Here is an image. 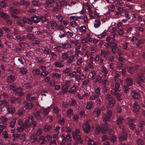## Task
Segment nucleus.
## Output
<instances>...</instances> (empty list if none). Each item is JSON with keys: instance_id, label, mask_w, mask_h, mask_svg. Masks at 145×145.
<instances>
[{"instance_id": "c9c22d12", "label": "nucleus", "mask_w": 145, "mask_h": 145, "mask_svg": "<svg viewBox=\"0 0 145 145\" xmlns=\"http://www.w3.org/2000/svg\"><path fill=\"white\" fill-rule=\"evenodd\" d=\"M90 36L91 33L90 32H88L86 33V38L88 42H91L93 41Z\"/></svg>"}, {"instance_id": "864d4df0", "label": "nucleus", "mask_w": 145, "mask_h": 145, "mask_svg": "<svg viewBox=\"0 0 145 145\" xmlns=\"http://www.w3.org/2000/svg\"><path fill=\"white\" fill-rule=\"evenodd\" d=\"M93 103L91 101H89L87 103L86 108L88 110H90L92 107Z\"/></svg>"}, {"instance_id": "ddd939ff", "label": "nucleus", "mask_w": 145, "mask_h": 145, "mask_svg": "<svg viewBox=\"0 0 145 145\" xmlns=\"http://www.w3.org/2000/svg\"><path fill=\"white\" fill-rule=\"evenodd\" d=\"M135 120L132 118L130 119L128 121L130 128L131 130H134L135 129V126L132 123Z\"/></svg>"}, {"instance_id": "de8ad7c7", "label": "nucleus", "mask_w": 145, "mask_h": 145, "mask_svg": "<svg viewBox=\"0 0 145 145\" xmlns=\"http://www.w3.org/2000/svg\"><path fill=\"white\" fill-rule=\"evenodd\" d=\"M51 126L50 125H45L44 130L45 132H47L49 131V130L51 129Z\"/></svg>"}, {"instance_id": "c03bdc74", "label": "nucleus", "mask_w": 145, "mask_h": 145, "mask_svg": "<svg viewBox=\"0 0 145 145\" xmlns=\"http://www.w3.org/2000/svg\"><path fill=\"white\" fill-rule=\"evenodd\" d=\"M7 110L8 113L10 114H12L14 112L15 108H9L8 107L7 108Z\"/></svg>"}, {"instance_id": "e433bc0d", "label": "nucleus", "mask_w": 145, "mask_h": 145, "mask_svg": "<svg viewBox=\"0 0 145 145\" xmlns=\"http://www.w3.org/2000/svg\"><path fill=\"white\" fill-rule=\"evenodd\" d=\"M109 52L108 51H105L102 50L101 51V55L102 56L104 55V57H107L109 54Z\"/></svg>"}, {"instance_id": "603ef678", "label": "nucleus", "mask_w": 145, "mask_h": 145, "mask_svg": "<svg viewBox=\"0 0 145 145\" xmlns=\"http://www.w3.org/2000/svg\"><path fill=\"white\" fill-rule=\"evenodd\" d=\"M76 91V88L75 85H73L72 87H71L69 91V92L71 93H73L75 92Z\"/></svg>"}, {"instance_id": "4be33fe9", "label": "nucleus", "mask_w": 145, "mask_h": 145, "mask_svg": "<svg viewBox=\"0 0 145 145\" xmlns=\"http://www.w3.org/2000/svg\"><path fill=\"white\" fill-rule=\"evenodd\" d=\"M31 18L35 23H37L40 21V18L38 16H31Z\"/></svg>"}, {"instance_id": "a19ab883", "label": "nucleus", "mask_w": 145, "mask_h": 145, "mask_svg": "<svg viewBox=\"0 0 145 145\" xmlns=\"http://www.w3.org/2000/svg\"><path fill=\"white\" fill-rule=\"evenodd\" d=\"M16 120V119L15 118L12 120L10 123L9 126L11 128H13L14 127Z\"/></svg>"}, {"instance_id": "338daca9", "label": "nucleus", "mask_w": 145, "mask_h": 145, "mask_svg": "<svg viewBox=\"0 0 145 145\" xmlns=\"http://www.w3.org/2000/svg\"><path fill=\"white\" fill-rule=\"evenodd\" d=\"M74 59V57L73 56H70L67 62L69 63H72Z\"/></svg>"}, {"instance_id": "7ed1b4c3", "label": "nucleus", "mask_w": 145, "mask_h": 145, "mask_svg": "<svg viewBox=\"0 0 145 145\" xmlns=\"http://www.w3.org/2000/svg\"><path fill=\"white\" fill-rule=\"evenodd\" d=\"M33 125L34 126L36 125V121L33 120V117L32 116H29L27 120H26L23 124L24 127H27Z\"/></svg>"}, {"instance_id": "052dcab7", "label": "nucleus", "mask_w": 145, "mask_h": 145, "mask_svg": "<svg viewBox=\"0 0 145 145\" xmlns=\"http://www.w3.org/2000/svg\"><path fill=\"white\" fill-rule=\"evenodd\" d=\"M63 46L66 49L69 48L71 46L67 43H63L62 44Z\"/></svg>"}, {"instance_id": "680f3d73", "label": "nucleus", "mask_w": 145, "mask_h": 145, "mask_svg": "<svg viewBox=\"0 0 145 145\" xmlns=\"http://www.w3.org/2000/svg\"><path fill=\"white\" fill-rule=\"evenodd\" d=\"M106 34V33L105 32H103L101 34H100L99 35H96L97 37L101 39L104 37Z\"/></svg>"}, {"instance_id": "79ce46f5", "label": "nucleus", "mask_w": 145, "mask_h": 145, "mask_svg": "<svg viewBox=\"0 0 145 145\" xmlns=\"http://www.w3.org/2000/svg\"><path fill=\"white\" fill-rule=\"evenodd\" d=\"M20 3L21 4V5H24L25 7L28 6L30 5L29 3L24 0L21 1Z\"/></svg>"}, {"instance_id": "4d7b16f0", "label": "nucleus", "mask_w": 145, "mask_h": 145, "mask_svg": "<svg viewBox=\"0 0 145 145\" xmlns=\"http://www.w3.org/2000/svg\"><path fill=\"white\" fill-rule=\"evenodd\" d=\"M61 116L59 115L58 117L59 118H60V120H59L58 122L59 124L61 125H63L64 123V120L63 118H61Z\"/></svg>"}, {"instance_id": "6ab92c4d", "label": "nucleus", "mask_w": 145, "mask_h": 145, "mask_svg": "<svg viewBox=\"0 0 145 145\" xmlns=\"http://www.w3.org/2000/svg\"><path fill=\"white\" fill-rule=\"evenodd\" d=\"M30 141L32 143L34 142L37 140V137L35 134H33L32 133L30 134Z\"/></svg>"}, {"instance_id": "dca6fc26", "label": "nucleus", "mask_w": 145, "mask_h": 145, "mask_svg": "<svg viewBox=\"0 0 145 145\" xmlns=\"http://www.w3.org/2000/svg\"><path fill=\"white\" fill-rule=\"evenodd\" d=\"M23 103L25 105V108L27 110L31 109L33 106V104L31 102L27 103L26 102H24Z\"/></svg>"}, {"instance_id": "13d9d810", "label": "nucleus", "mask_w": 145, "mask_h": 145, "mask_svg": "<svg viewBox=\"0 0 145 145\" xmlns=\"http://www.w3.org/2000/svg\"><path fill=\"white\" fill-rule=\"evenodd\" d=\"M120 76L119 74H116L114 77V79L115 81L116 82H118V80L120 79Z\"/></svg>"}, {"instance_id": "774afa93", "label": "nucleus", "mask_w": 145, "mask_h": 145, "mask_svg": "<svg viewBox=\"0 0 145 145\" xmlns=\"http://www.w3.org/2000/svg\"><path fill=\"white\" fill-rule=\"evenodd\" d=\"M137 143L138 145H143L144 142L140 139H138L137 140Z\"/></svg>"}, {"instance_id": "c85d7f7f", "label": "nucleus", "mask_w": 145, "mask_h": 145, "mask_svg": "<svg viewBox=\"0 0 145 145\" xmlns=\"http://www.w3.org/2000/svg\"><path fill=\"white\" fill-rule=\"evenodd\" d=\"M15 79L14 76L11 75L8 77L7 80V82L11 83L15 80Z\"/></svg>"}, {"instance_id": "bb28decb", "label": "nucleus", "mask_w": 145, "mask_h": 145, "mask_svg": "<svg viewBox=\"0 0 145 145\" xmlns=\"http://www.w3.org/2000/svg\"><path fill=\"white\" fill-rule=\"evenodd\" d=\"M0 106L6 107L7 108L9 106V104L5 100H3L0 101Z\"/></svg>"}, {"instance_id": "37998d69", "label": "nucleus", "mask_w": 145, "mask_h": 145, "mask_svg": "<svg viewBox=\"0 0 145 145\" xmlns=\"http://www.w3.org/2000/svg\"><path fill=\"white\" fill-rule=\"evenodd\" d=\"M2 137L5 139L8 138L9 136L8 135L7 132L6 131H3L2 134Z\"/></svg>"}, {"instance_id": "09e8293b", "label": "nucleus", "mask_w": 145, "mask_h": 145, "mask_svg": "<svg viewBox=\"0 0 145 145\" xmlns=\"http://www.w3.org/2000/svg\"><path fill=\"white\" fill-rule=\"evenodd\" d=\"M16 23L17 24L22 27H23L24 26V24L23 22L22 21V20H18L16 21Z\"/></svg>"}, {"instance_id": "49530a36", "label": "nucleus", "mask_w": 145, "mask_h": 145, "mask_svg": "<svg viewBox=\"0 0 145 145\" xmlns=\"http://www.w3.org/2000/svg\"><path fill=\"white\" fill-rule=\"evenodd\" d=\"M89 75L92 80H94L95 78V72L94 71H92L89 73Z\"/></svg>"}, {"instance_id": "9b49d317", "label": "nucleus", "mask_w": 145, "mask_h": 145, "mask_svg": "<svg viewBox=\"0 0 145 145\" xmlns=\"http://www.w3.org/2000/svg\"><path fill=\"white\" fill-rule=\"evenodd\" d=\"M70 85V82L69 80H66L65 82V86L63 87V92H67L68 89V87Z\"/></svg>"}, {"instance_id": "0eeeda50", "label": "nucleus", "mask_w": 145, "mask_h": 145, "mask_svg": "<svg viewBox=\"0 0 145 145\" xmlns=\"http://www.w3.org/2000/svg\"><path fill=\"white\" fill-rule=\"evenodd\" d=\"M90 122V120H89L83 125V129L84 131L86 133H89L90 131V126L88 124V123H89Z\"/></svg>"}, {"instance_id": "9d476101", "label": "nucleus", "mask_w": 145, "mask_h": 145, "mask_svg": "<svg viewBox=\"0 0 145 145\" xmlns=\"http://www.w3.org/2000/svg\"><path fill=\"white\" fill-rule=\"evenodd\" d=\"M54 3V1L53 0H47L46 1L45 7L48 8L52 7Z\"/></svg>"}, {"instance_id": "ea45409f", "label": "nucleus", "mask_w": 145, "mask_h": 145, "mask_svg": "<svg viewBox=\"0 0 145 145\" xmlns=\"http://www.w3.org/2000/svg\"><path fill=\"white\" fill-rule=\"evenodd\" d=\"M75 141L74 142L75 145H77L79 143H81L82 140L81 138L80 137H79L77 139H74Z\"/></svg>"}, {"instance_id": "e2e57ef3", "label": "nucleus", "mask_w": 145, "mask_h": 145, "mask_svg": "<svg viewBox=\"0 0 145 145\" xmlns=\"http://www.w3.org/2000/svg\"><path fill=\"white\" fill-rule=\"evenodd\" d=\"M0 122L3 123H6V122L7 120V118L4 117H2L0 118Z\"/></svg>"}, {"instance_id": "20e7f679", "label": "nucleus", "mask_w": 145, "mask_h": 145, "mask_svg": "<svg viewBox=\"0 0 145 145\" xmlns=\"http://www.w3.org/2000/svg\"><path fill=\"white\" fill-rule=\"evenodd\" d=\"M108 129V126L106 125H105L101 129V128L99 126L97 125L96 127L95 133H98L101 131L103 133H106Z\"/></svg>"}, {"instance_id": "3c124183", "label": "nucleus", "mask_w": 145, "mask_h": 145, "mask_svg": "<svg viewBox=\"0 0 145 145\" xmlns=\"http://www.w3.org/2000/svg\"><path fill=\"white\" fill-rule=\"evenodd\" d=\"M102 71L104 72L105 76H106L108 73V71L106 70V68L105 67H101Z\"/></svg>"}, {"instance_id": "f704fd0d", "label": "nucleus", "mask_w": 145, "mask_h": 145, "mask_svg": "<svg viewBox=\"0 0 145 145\" xmlns=\"http://www.w3.org/2000/svg\"><path fill=\"white\" fill-rule=\"evenodd\" d=\"M0 17L3 18L4 20H6L9 18V16L3 12H0Z\"/></svg>"}, {"instance_id": "f257e3e1", "label": "nucleus", "mask_w": 145, "mask_h": 145, "mask_svg": "<svg viewBox=\"0 0 145 145\" xmlns=\"http://www.w3.org/2000/svg\"><path fill=\"white\" fill-rule=\"evenodd\" d=\"M9 88L13 91H16L15 94L18 96H22L25 93L23 91L21 87L16 88L14 85L12 84L9 86Z\"/></svg>"}, {"instance_id": "69168bd1", "label": "nucleus", "mask_w": 145, "mask_h": 145, "mask_svg": "<svg viewBox=\"0 0 145 145\" xmlns=\"http://www.w3.org/2000/svg\"><path fill=\"white\" fill-rule=\"evenodd\" d=\"M24 110L22 108H21L18 111L17 114L19 116L22 115L23 114L24 112Z\"/></svg>"}, {"instance_id": "39448f33", "label": "nucleus", "mask_w": 145, "mask_h": 145, "mask_svg": "<svg viewBox=\"0 0 145 145\" xmlns=\"http://www.w3.org/2000/svg\"><path fill=\"white\" fill-rule=\"evenodd\" d=\"M57 23L53 21L48 22L46 24V26L49 29L51 28L54 30L57 29Z\"/></svg>"}, {"instance_id": "a878e982", "label": "nucleus", "mask_w": 145, "mask_h": 145, "mask_svg": "<svg viewBox=\"0 0 145 145\" xmlns=\"http://www.w3.org/2000/svg\"><path fill=\"white\" fill-rule=\"evenodd\" d=\"M125 82L127 85L131 86L133 84V82L132 79L130 78H127L125 80Z\"/></svg>"}, {"instance_id": "6e6552de", "label": "nucleus", "mask_w": 145, "mask_h": 145, "mask_svg": "<svg viewBox=\"0 0 145 145\" xmlns=\"http://www.w3.org/2000/svg\"><path fill=\"white\" fill-rule=\"evenodd\" d=\"M127 135L125 131L123 129H122L121 135L119 138V140L120 141L125 140L127 138Z\"/></svg>"}, {"instance_id": "1a4fd4ad", "label": "nucleus", "mask_w": 145, "mask_h": 145, "mask_svg": "<svg viewBox=\"0 0 145 145\" xmlns=\"http://www.w3.org/2000/svg\"><path fill=\"white\" fill-rule=\"evenodd\" d=\"M86 140L88 142V145H97L99 144L98 142H95L94 141L88 137H87L86 138Z\"/></svg>"}, {"instance_id": "423d86ee", "label": "nucleus", "mask_w": 145, "mask_h": 145, "mask_svg": "<svg viewBox=\"0 0 145 145\" xmlns=\"http://www.w3.org/2000/svg\"><path fill=\"white\" fill-rule=\"evenodd\" d=\"M132 111L135 113L138 114L139 113L140 106L137 102H135L133 105Z\"/></svg>"}, {"instance_id": "412c9836", "label": "nucleus", "mask_w": 145, "mask_h": 145, "mask_svg": "<svg viewBox=\"0 0 145 145\" xmlns=\"http://www.w3.org/2000/svg\"><path fill=\"white\" fill-rule=\"evenodd\" d=\"M68 57V55L66 53H63L62 54L61 57L60 58V61L61 62L65 61Z\"/></svg>"}, {"instance_id": "a211bd4d", "label": "nucleus", "mask_w": 145, "mask_h": 145, "mask_svg": "<svg viewBox=\"0 0 145 145\" xmlns=\"http://www.w3.org/2000/svg\"><path fill=\"white\" fill-rule=\"evenodd\" d=\"M73 138L74 139H76L80 136V131L78 129H76L75 132L72 133Z\"/></svg>"}, {"instance_id": "5fc2aeb1", "label": "nucleus", "mask_w": 145, "mask_h": 145, "mask_svg": "<svg viewBox=\"0 0 145 145\" xmlns=\"http://www.w3.org/2000/svg\"><path fill=\"white\" fill-rule=\"evenodd\" d=\"M56 18H57L58 21L60 22H62L64 19V18L61 16L60 14H59L57 15H56Z\"/></svg>"}, {"instance_id": "f03ea898", "label": "nucleus", "mask_w": 145, "mask_h": 145, "mask_svg": "<svg viewBox=\"0 0 145 145\" xmlns=\"http://www.w3.org/2000/svg\"><path fill=\"white\" fill-rule=\"evenodd\" d=\"M136 81L140 86H142L143 84L145 83V72L139 74L136 78Z\"/></svg>"}, {"instance_id": "c756f323", "label": "nucleus", "mask_w": 145, "mask_h": 145, "mask_svg": "<svg viewBox=\"0 0 145 145\" xmlns=\"http://www.w3.org/2000/svg\"><path fill=\"white\" fill-rule=\"evenodd\" d=\"M66 141L68 145H70L71 142V138L70 135L68 134L66 136Z\"/></svg>"}, {"instance_id": "b1692460", "label": "nucleus", "mask_w": 145, "mask_h": 145, "mask_svg": "<svg viewBox=\"0 0 145 145\" xmlns=\"http://www.w3.org/2000/svg\"><path fill=\"white\" fill-rule=\"evenodd\" d=\"M10 9L11 12L16 14H18L20 12L19 10L16 9L14 7H10Z\"/></svg>"}, {"instance_id": "58836bf2", "label": "nucleus", "mask_w": 145, "mask_h": 145, "mask_svg": "<svg viewBox=\"0 0 145 145\" xmlns=\"http://www.w3.org/2000/svg\"><path fill=\"white\" fill-rule=\"evenodd\" d=\"M115 103V101L113 99H111L110 100L108 101V105L110 107H112L114 106Z\"/></svg>"}, {"instance_id": "72a5a7b5", "label": "nucleus", "mask_w": 145, "mask_h": 145, "mask_svg": "<svg viewBox=\"0 0 145 145\" xmlns=\"http://www.w3.org/2000/svg\"><path fill=\"white\" fill-rule=\"evenodd\" d=\"M76 29L78 31L79 30L80 32L83 33H85L86 31V28L84 25L81 26L79 29L78 28H76Z\"/></svg>"}, {"instance_id": "4c0bfd02", "label": "nucleus", "mask_w": 145, "mask_h": 145, "mask_svg": "<svg viewBox=\"0 0 145 145\" xmlns=\"http://www.w3.org/2000/svg\"><path fill=\"white\" fill-rule=\"evenodd\" d=\"M131 95L135 99H138L140 97V95L135 91H132L131 93Z\"/></svg>"}, {"instance_id": "6e6d98bb", "label": "nucleus", "mask_w": 145, "mask_h": 145, "mask_svg": "<svg viewBox=\"0 0 145 145\" xmlns=\"http://www.w3.org/2000/svg\"><path fill=\"white\" fill-rule=\"evenodd\" d=\"M122 88L123 91L126 92L128 93L129 92V88L125 85H122Z\"/></svg>"}, {"instance_id": "473e14b6", "label": "nucleus", "mask_w": 145, "mask_h": 145, "mask_svg": "<svg viewBox=\"0 0 145 145\" xmlns=\"http://www.w3.org/2000/svg\"><path fill=\"white\" fill-rule=\"evenodd\" d=\"M124 122V120L122 117H120L116 120L117 123L120 125H121Z\"/></svg>"}, {"instance_id": "7c9ffc66", "label": "nucleus", "mask_w": 145, "mask_h": 145, "mask_svg": "<svg viewBox=\"0 0 145 145\" xmlns=\"http://www.w3.org/2000/svg\"><path fill=\"white\" fill-rule=\"evenodd\" d=\"M52 77L56 79H58L61 77V76L60 74L57 72H54L52 74Z\"/></svg>"}, {"instance_id": "2f4dec72", "label": "nucleus", "mask_w": 145, "mask_h": 145, "mask_svg": "<svg viewBox=\"0 0 145 145\" xmlns=\"http://www.w3.org/2000/svg\"><path fill=\"white\" fill-rule=\"evenodd\" d=\"M145 123L144 121H142L138 125V129L139 131H142L143 129V128L144 126Z\"/></svg>"}, {"instance_id": "cd10ccee", "label": "nucleus", "mask_w": 145, "mask_h": 145, "mask_svg": "<svg viewBox=\"0 0 145 145\" xmlns=\"http://www.w3.org/2000/svg\"><path fill=\"white\" fill-rule=\"evenodd\" d=\"M46 141V140L44 136H41L39 138V142L41 144H44Z\"/></svg>"}, {"instance_id": "a18cd8bd", "label": "nucleus", "mask_w": 145, "mask_h": 145, "mask_svg": "<svg viewBox=\"0 0 145 145\" xmlns=\"http://www.w3.org/2000/svg\"><path fill=\"white\" fill-rule=\"evenodd\" d=\"M110 140L111 142L114 143L116 141V138L115 135H111L110 137Z\"/></svg>"}, {"instance_id": "f3484780", "label": "nucleus", "mask_w": 145, "mask_h": 145, "mask_svg": "<svg viewBox=\"0 0 145 145\" xmlns=\"http://www.w3.org/2000/svg\"><path fill=\"white\" fill-rule=\"evenodd\" d=\"M93 24L94 27L95 28H97L100 27L101 23L99 20L96 19L93 22Z\"/></svg>"}, {"instance_id": "5701e85b", "label": "nucleus", "mask_w": 145, "mask_h": 145, "mask_svg": "<svg viewBox=\"0 0 145 145\" xmlns=\"http://www.w3.org/2000/svg\"><path fill=\"white\" fill-rule=\"evenodd\" d=\"M102 118L103 122L105 123H107V122H109L110 119V117L106 114H104Z\"/></svg>"}, {"instance_id": "2eb2a0df", "label": "nucleus", "mask_w": 145, "mask_h": 145, "mask_svg": "<svg viewBox=\"0 0 145 145\" xmlns=\"http://www.w3.org/2000/svg\"><path fill=\"white\" fill-rule=\"evenodd\" d=\"M101 114V111L98 108H95L92 113L94 117H97Z\"/></svg>"}, {"instance_id": "8fccbe9b", "label": "nucleus", "mask_w": 145, "mask_h": 145, "mask_svg": "<svg viewBox=\"0 0 145 145\" xmlns=\"http://www.w3.org/2000/svg\"><path fill=\"white\" fill-rule=\"evenodd\" d=\"M31 94H28L27 95L26 98V99L29 101H31L35 99V97H31Z\"/></svg>"}, {"instance_id": "f8f14e48", "label": "nucleus", "mask_w": 145, "mask_h": 145, "mask_svg": "<svg viewBox=\"0 0 145 145\" xmlns=\"http://www.w3.org/2000/svg\"><path fill=\"white\" fill-rule=\"evenodd\" d=\"M21 99L20 98H15L12 97L10 98V101L11 103L13 104L16 103H19L21 102Z\"/></svg>"}, {"instance_id": "bf43d9fd", "label": "nucleus", "mask_w": 145, "mask_h": 145, "mask_svg": "<svg viewBox=\"0 0 145 145\" xmlns=\"http://www.w3.org/2000/svg\"><path fill=\"white\" fill-rule=\"evenodd\" d=\"M41 112L40 110H36L34 112V115L35 116L36 118H38L39 115Z\"/></svg>"}, {"instance_id": "4468645a", "label": "nucleus", "mask_w": 145, "mask_h": 145, "mask_svg": "<svg viewBox=\"0 0 145 145\" xmlns=\"http://www.w3.org/2000/svg\"><path fill=\"white\" fill-rule=\"evenodd\" d=\"M52 104L46 108H45L43 107L42 108V110H43V114L44 117H46L49 113V110L52 108Z\"/></svg>"}, {"instance_id": "aec40b11", "label": "nucleus", "mask_w": 145, "mask_h": 145, "mask_svg": "<svg viewBox=\"0 0 145 145\" xmlns=\"http://www.w3.org/2000/svg\"><path fill=\"white\" fill-rule=\"evenodd\" d=\"M32 3L34 6L37 7H39L42 5L39 0H33Z\"/></svg>"}, {"instance_id": "0e129e2a", "label": "nucleus", "mask_w": 145, "mask_h": 145, "mask_svg": "<svg viewBox=\"0 0 145 145\" xmlns=\"http://www.w3.org/2000/svg\"><path fill=\"white\" fill-rule=\"evenodd\" d=\"M20 73L22 74H24L27 72V71L26 69L24 67H22L20 68Z\"/></svg>"}, {"instance_id": "393cba45", "label": "nucleus", "mask_w": 145, "mask_h": 145, "mask_svg": "<svg viewBox=\"0 0 145 145\" xmlns=\"http://www.w3.org/2000/svg\"><path fill=\"white\" fill-rule=\"evenodd\" d=\"M22 21L23 22L24 24L28 23L29 24H31L33 23L32 21L29 18H24L22 19Z\"/></svg>"}]
</instances>
